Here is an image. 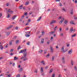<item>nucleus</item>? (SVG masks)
<instances>
[{"label": "nucleus", "mask_w": 77, "mask_h": 77, "mask_svg": "<svg viewBox=\"0 0 77 77\" xmlns=\"http://www.w3.org/2000/svg\"><path fill=\"white\" fill-rule=\"evenodd\" d=\"M24 51V50H21L19 52V53H23Z\"/></svg>", "instance_id": "obj_11"}, {"label": "nucleus", "mask_w": 77, "mask_h": 77, "mask_svg": "<svg viewBox=\"0 0 77 77\" xmlns=\"http://www.w3.org/2000/svg\"><path fill=\"white\" fill-rule=\"evenodd\" d=\"M26 44L28 45H30V42H28L26 43Z\"/></svg>", "instance_id": "obj_45"}, {"label": "nucleus", "mask_w": 77, "mask_h": 77, "mask_svg": "<svg viewBox=\"0 0 77 77\" xmlns=\"http://www.w3.org/2000/svg\"><path fill=\"white\" fill-rule=\"evenodd\" d=\"M23 71V68H21L19 70V72H22Z\"/></svg>", "instance_id": "obj_16"}, {"label": "nucleus", "mask_w": 77, "mask_h": 77, "mask_svg": "<svg viewBox=\"0 0 77 77\" xmlns=\"http://www.w3.org/2000/svg\"><path fill=\"white\" fill-rule=\"evenodd\" d=\"M54 57H52V61H53L54 60Z\"/></svg>", "instance_id": "obj_34"}, {"label": "nucleus", "mask_w": 77, "mask_h": 77, "mask_svg": "<svg viewBox=\"0 0 77 77\" xmlns=\"http://www.w3.org/2000/svg\"><path fill=\"white\" fill-rule=\"evenodd\" d=\"M55 1L56 2H60V0H55Z\"/></svg>", "instance_id": "obj_55"}, {"label": "nucleus", "mask_w": 77, "mask_h": 77, "mask_svg": "<svg viewBox=\"0 0 77 77\" xmlns=\"http://www.w3.org/2000/svg\"><path fill=\"white\" fill-rule=\"evenodd\" d=\"M27 59L26 58H24V59L23 60V61H25V60H27Z\"/></svg>", "instance_id": "obj_51"}, {"label": "nucleus", "mask_w": 77, "mask_h": 77, "mask_svg": "<svg viewBox=\"0 0 77 77\" xmlns=\"http://www.w3.org/2000/svg\"><path fill=\"white\" fill-rule=\"evenodd\" d=\"M11 27H12V25H11L10 26H9L7 28V30H9V29H10V28H11Z\"/></svg>", "instance_id": "obj_13"}, {"label": "nucleus", "mask_w": 77, "mask_h": 77, "mask_svg": "<svg viewBox=\"0 0 77 77\" xmlns=\"http://www.w3.org/2000/svg\"><path fill=\"white\" fill-rule=\"evenodd\" d=\"M16 17H17V16H16V15H14L13 16V17L12 18V20H15V18H16Z\"/></svg>", "instance_id": "obj_10"}, {"label": "nucleus", "mask_w": 77, "mask_h": 77, "mask_svg": "<svg viewBox=\"0 0 77 77\" xmlns=\"http://www.w3.org/2000/svg\"><path fill=\"white\" fill-rule=\"evenodd\" d=\"M48 68V66H46L45 67V69H47Z\"/></svg>", "instance_id": "obj_59"}, {"label": "nucleus", "mask_w": 77, "mask_h": 77, "mask_svg": "<svg viewBox=\"0 0 77 77\" xmlns=\"http://www.w3.org/2000/svg\"><path fill=\"white\" fill-rule=\"evenodd\" d=\"M11 12V9H8V10H7V13H8V12Z\"/></svg>", "instance_id": "obj_26"}, {"label": "nucleus", "mask_w": 77, "mask_h": 77, "mask_svg": "<svg viewBox=\"0 0 77 77\" xmlns=\"http://www.w3.org/2000/svg\"><path fill=\"white\" fill-rule=\"evenodd\" d=\"M54 31L51 32H50V35H53V34H54Z\"/></svg>", "instance_id": "obj_19"}, {"label": "nucleus", "mask_w": 77, "mask_h": 77, "mask_svg": "<svg viewBox=\"0 0 77 77\" xmlns=\"http://www.w3.org/2000/svg\"><path fill=\"white\" fill-rule=\"evenodd\" d=\"M62 62L63 64H65V61L64 60H63V61H62Z\"/></svg>", "instance_id": "obj_56"}, {"label": "nucleus", "mask_w": 77, "mask_h": 77, "mask_svg": "<svg viewBox=\"0 0 77 77\" xmlns=\"http://www.w3.org/2000/svg\"><path fill=\"white\" fill-rule=\"evenodd\" d=\"M42 51H43V50H40L38 51V52L39 53L41 54L42 53Z\"/></svg>", "instance_id": "obj_18"}, {"label": "nucleus", "mask_w": 77, "mask_h": 77, "mask_svg": "<svg viewBox=\"0 0 77 77\" xmlns=\"http://www.w3.org/2000/svg\"><path fill=\"white\" fill-rule=\"evenodd\" d=\"M47 50L46 49L45 50L44 54H46V53H47Z\"/></svg>", "instance_id": "obj_27"}, {"label": "nucleus", "mask_w": 77, "mask_h": 77, "mask_svg": "<svg viewBox=\"0 0 77 77\" xmlns=\"http://www.w3.org/2000/svg\"><path fill=\"white\" fill-rule=\"evenodd\" d=\"M20 49H21V46H19L17 48V50H20Z\"/></svg>", "instance_id": "obj_37"}, {"label": "nucleus", "mask_w": 77, "mask_h": 77, "mask_svg": "<svg viewBox=\"0 0 77 77\" xmlns=\"http://www.w3.org/2000/svg\"><path fill=\"white\" fill-rule=\"evenodd\" d=\"M59 6H62V3H59Z\"/></svg>", "instance_id": "obj_31"}, {"label": "nucleus", "mask_w": 77, "mask_h": 77, "mask_svg": "<svg viewBox=\"0 0 77 77\" xmlns=\"http://www.w3.org/2000/svg\"><path fill=\"white\" fill-rule=\"evenodd\" d=\"M76 35H77V34L75 33L74 35H72V37H75V36H76Z\"/></svg>", "instance_id": "obj_25"}, {"label": "nucleus", "mask_w": 77, "mask_h": 77, "mask_svg": "<svg viewBox=\"0 0 77 77\" xmlns=\"http://www.w3.org/2000/svg\"><path fill=\"white\" fill-rule=\"evenodd\" d=\"M17 36H15L14 37V39H16L17 38Z\"/></svg>", "instance_id": "obj_61"}, {"label": "nucleus", "mask_w": 77, "mask_h": 77, "mask_svg": "<svg viewBox=\"0 0 77 77\" xmlns=\"http://www.w3.org/2000/svg\"><path fill=\"white\" fill-rule=\"evenodd\" d=\"M70 24H73L74 25H75V23H74V21L72 20L70 22Z\"/></svg>", "instance_id": "obj_6"}, {"label": "nucleus", "mask_w": 77, "mask_h": 77, "mask_svg": "<svg viewBox=\"0 0 77 77\" xmlns=\"http://www.w3.org/2000/svg\"><path fill=\"white\" fill-rule=\"evenodd\" d=\"M27 51V49H25L24 50V51L23 52V55H24V58H26V54H27V52L26 51Z\"/></svg>", "instance_id": "obj_1"}, {"label": "nucleus", "mask_w": 77, "mask_h": 77, "mask_svg": "<svg viewBox=\"0 0 77 77\" xmlns=\"http://www.w3.org/2000/svg\"><path fill=\"white\" fill-rule=\"evenodd\" d=\"M12 45V42H10L9 43V45Z\"/></svg>", "instance_id": "obj_39"}, {"label": "nucleus", "mask_w": 77, "mask_h": 77, "mask_svg": "<svg viewBox=\"0 0 77 77\" xmlns=\"http://www.w3.org/2000/svg\"><path fill=\"white\" fill-rule=\"evenodd\" d=\"M62 10L63 11H64V12H66V10H65V9L64 8H63L62 9Z\"/></svg>", "instance_id": "obj_42"}, {"label": "nucleus", "mask_w": 77, "mask_h": 77, "mask_svg": "<svg viewBox=\"0 0 77 77\" xmlns=\"http://www.w3.org/2000/svg\"><path fill=\"white\" fill-rule=\"evenodd\" d=\"M61 51H64V48H63V47H62L61 48Z\"/></svg>", "instance_id": "obj_35"}, {"label": "nucleus", "mask_w": 77, "mask_h": 77, "mask_svg": "<svg viewBox=\"0 0 77 77\" xmlns=\"http://www.w3.org/2000/svg\"><path fill=\"white\" fill-rule=\"evenodd\" d=\"M53 37H51V40H52V41H53Z\"/></svg>", "instance_id": "obj_54"}, {"label": "nucleus", "mask_w": 77, "mask_h": 77, "mask_svg": "<svg viewBox=\"0 0 77 77\" xmlns=\"http://www.w3.org/2000/svg\"><path fill=\"white\" fill-rule=\"evenodd\" d=\"M65 60V57H63L62 58V60L63 61Z\"/></svg>", "instance_id": "obj_49"}, {"label": "nucleus", "mask_w": 77, "mask_h": 77, "mask_svg": "<svg viewBox=\"0 0 77 77\" xmlns=\"http://www.w3.org/2000/svg\"><path fill=\"white\" fill-rule=\"evenodd\" d=\"M24 15H23L21 17V18L22 19H23V18H24Z\"/></svg>", "instance_id": "obj_60"}, {"label": "nucleus", "mask_w": 77, "mask_h": 77, "mask_svg": "<svg viewBox=\"0 0 77 77\" xmlns=\"http://www.w3.org/2000/svg\"><path fill=\"white\" fill-rule=\"evenodd\" d=\"M16 44H18V43L19 42V40H17L16 41Z\"/></svg>", "instance_id": "obj_44"}, {"label": "nucleus", "mask_w": 77, "mask_h": 77, "mask_svg": "<svg viewBox=\"0 0 77 77\" xmlns=\"http://www.w3.org/2000/svg\"><path fill=\"white\" fill-rule=\"evenodd\" d=\"M24 15L26 16L27 15V12H26V13H24Z\"/></svg>", "instance_id": "obj_38"}, {"label": "nucleus", "mask_w": 77, "mask_h": 77, "mask_svg": "<svg viewBox=\"0 0 77 77\" xmlns=\"http://www.w3.org/2000/svg\"><path fill=\"white\" fill-rule=\"evenodd\" d=\"M11 74H9L8 75V77H11Z\"/></svg>", "instance_id": "obj_57"}, {"label": "nucleus", "mask_w": 77, "mask_h": 77, "mask_svg": "<svg viewBox=\"0 0 77 77\" xmlns=\"http://www.w3.org/2000/svg\"><path fill=\"white\" fill-rule=\"evenodd\" d=\"M53 71V69H51L50 71L49 72V73H51V72H52Z\"/></svg>", "instance_id": "obj_29"}, {"label": "nucleus", "mask_w": 77, "mask_h": 77, "mask_svg": "<svg viewBox=\"0 0 77 77\" xmlns=\"http://www.w3.org/2000/svg\"><path fill=\"white\" fill-rule=\"evenodd\" d=\"M60 32L62 31V27L60 28Z\"/></svg>", "instance_id": "obj_58"}, {"label": "nucleus", "mask_w": 77, "mask_h": 77, "mask_svg": "<svg viewBox=\"0 0 77 77\" xmlns=\"http://www.w3.org/2000/svg\"><path fill=\"white\" fill-rule=\"evenodd\" d=\"M31 21V20L30 19H28V23H29V22H30Z\"/></svg>", "instance_id": "obj_52"}, {"label": "nucleus", "mask_w": 77, "mask_h": 77, "mask_svg": "<svg viewBox=\"0 0 77 77\" xmlns=\"http://www.w3.org/2000/svg\"><path fill=\"white\" fill-rule=\"evenodd\" d=\"M10 17H11V15L10 14H9L8 15L7 17L8 18H9Z\"/></svg>", "instance_id": "obj_43"}, {"label": "nucleus", "mask_w": 77, "mask_h": 77, "mask_svg": "<svg viewBox=\"0 0 77 77\" xmlns=\"http://www.w3.org/2000/svg\"><path fill=\"white\" fill-rule=\"evenodd\" d=\"M72 53V49H70L68 52L69 54H71Z\"/></svg>", "instance_id": "obj_5"}, {"label": "nucleus", "mask_w": 77, "mask_h": 77, "mask_svg": "<svg viewBox=\"0 0 77 77\" xmlns=\"http://www.w3.org/2000/svg\"><path fill=\"white\" fill-rule=\"evenodd\" d=\"M35 72L37 73V72H38V69H35Z\"/></svg>", "instance_id": "obj_53"}, {"label": "nucleus", "mask_w": 77, "mask_h": 77, "mask_svg": "<svg viewBox=\"0 0 77 77\" xmlns=\"http://www.w3.org/2000/svg\"><path fill=\"white\" fill-rule=\"evenodd\" d=\"M13 54H12V53H10V56H12L13 55Z\"/></svg>", "instance_id": "obj_63"}, {"label": "nucleus", "mask_w": 77, "mask_h": 77, "mask_svg": "<svg viewBox=\"0 0 77 77\" xmlns=\"http://www.w3.org/2000/svg\"><path fill=\"white\" fill-rule=\"evenodd\" d=\"M44 70V69L42 67H41V69H40V72H41V73H42L43 72V71Z\"/></svg>", "instance_id": "obj_9"}, {"label": "nucleus", "mask_w": 77, "mask_h": 77, "mask_svg": "<svg viewBox=\"0 0 77 77\" xmlns=\"http://www.w3.org/2000/svg\"><path fill=\"white\" fill-rule=\"evenodd\" d=\"M18 26H16L15 28V29L16 30H18Z\"/></svg>", "instance_id": "obj_50"}, {"label": "nucleus", "mask_w": 77, "mask_h": 77, "mask_svg": "<svg viewBox=\"0 0 77 77\" xmlns=\"http://www.w3.org/2000/svg\"><path fill=\"white\" fill-rule=\"evenodd\" d=\"M41 42H40V44H43L44 42V38H42L41 39Z\"/></svg>", "instance_id": "obj_7"}, {"label": "nucleus", "mask_w": 77, "mask_h": 77, "mask_svg": "<svg viewBox=\"0 0 77 77\" xmlns=\"http://www.w3.org/2000/svg\"><path fill=\"white\" fill-rule=\"evenodd\" d=\"M14 51V49H12L10 50V52H13Z\"/></svg>", "instance_id": "obj_36"}, {"label": "nucleus", "mask_w": 77, "mask_h": 77, "mask_svg": "<svg viewBox=\"0 0 77 77\" xmlns=\"http://www.w3.org/2000/svg\"><path fill=\"white\" fill-rule=\"evenodd\" d=\"M75 30H76V29H74L73 30V27H72L70 30V33H71L72 31H73V32H75Z\"/></svg>", "instance_id": "obj_2"}, {"label": "nucleus", "mask_w": 77, "mask_h": 77, "mask_svg": "<svg viewBox=\"0 0 77 77\" xmlns=\"http://www.w3.org/2000/svg\"><path fill=\"white\" fill-rule=\"evenodd\" d=\"M4 47L2 45H0V48H1V50H2L3 48Z\"/></svg>", "instance_id": "obj_15"}, {"label": "nucleus", "mask_w": 77, "mask_h": 77, "mask_svg": "<svg viewBox=\"0 0 77 77\" xmlns=\"http://www.w3.org/2000/svg\"><path fill=\"white\" fill-rule=\"evenodd\" d=\"M50 43V40L48 41V42H47V44H49Z\"/></svg>", "instance_id": "obj_48"}, {"label": "nucleus", "mask_w": 77, "mask_h": 77, "mask_svg": "<svg viewBox=\"0 0 77 77\" xmlns=\"http://www.w3.org/2000/svg\"><path fill=\"white\" fill-rule=\"evenodd\" d=\"M30 36V35H29L27 34H25V36H26V37H29Z\"/></svg>", "instance_id": "obj_28"}, {"label": "nucleus", "mask_w": 77, "mask_h": 77, "mask_svg": "<svg viewBox=\"0 0 77 77\" xmlns=\"http://www.w3.org/2000/svg\"><path fill=\"white\" fill-rule=\"evenodd\" d=\"M41 18H42V17H39L37 20V21H40V20H41Z\"/></svg>", "instance_id": "obj_12"}, {"label": "nucleus", "mask_w": 77, "mask_h": 77, "mask_svg": "<svg viewBox=\"0 0 77 77\" xmlns=\"http://www.w3.org/2000/svg\"><path fill=\"white\" fill-rule=\"evenodd\" d=\"M50 48L51 51V53H53V48L52 47H51Z\"/></svg>", "instance_id": "obj_8"}, {"label": "nucleus", "mask_w": 77, "mask_h": 77, "mask_svg": "<svg viewBox=\"0 0 77 77\" xmlns=\"http://www.w3.org/2000/svg\"><path fill=\"white\" fill-rule=\"evenodd\" d=\"M56 21L55 20H52L50 23V24H53V23H57Z\"/></svg>", "instance_id": "obj_3"}, {"label": "nucleus", "mask_w": 77, "mask_h": 77, "mask_svg": "<svg viewBox=\"0 0 77 77\" xmlns=\"http://www.w3.org/2000/svg\"><path fill=\"white\" fill-rule=\"evenodd\" d=\"M70 14H71V15H72V14H73V9H71Z\"/></svg>", "instance_id": "obj_14"}, {"label": "nucleus", "mask_w": 77, "mask_h": 77, "mask_svg": "<svg viewBox=\"0 0 77 77\" xmlns=\"http://www.w3.org/2000/svg\"><path fill=\"white\" fill-rule=\"evenodd\" d=\"M65 20V18H62V19H61V20L59 22L60 24H61L63 22V20Z\"/></svg>", "instance_id": "obj_4"}, {"label": "nucleus", "mask_w": 77, "mask_h": 77, "mask_svg": "<svg viewBox=\"0 0 77 77\" xmlns=\"http://www.w3.org/2000/svg\"><path fill=\"white\" fill-rule=\"evenodd\" d=\"M2 16V13L0 14V17H1Z\"/></svg>", "instance_id": "obj_64"}, {"label": "nucleus", "mask_w": 77, "mask_h": 77, "mask_svg": "<svg viewBox=\"0 0 77 77\" xmlns=\"http://www.w3.org/2000/svg\"><path fill=\"white\" fill-rule=\"evenodd\" d=\"M9 72H7L6 73V75H8V74H9Z\"/></svg>", "instance_id": "obj_41"}, {"label": "nucleus", "mask_w": 77, "mask_h": 77, "mask_svg": "<svg viewBox=\"0 0 77 77\" xmlns=\"http://www.w3.org/2000/svg\"><path fill=\"white\" fill-rule=\"evenodd\" d=\"M28 4H29V2L27 1L25 3V5L26 6H27V5H28Z\"/></svg>", "instance_id": "obj_20"}, {"label": "nucleus", "mask_w": 77, "mask_h": 77, "mask_svg": "<svg viewBox=\"0 0 77 77\" xmlns=\"http://www.w3.org/2000/svg\"><path fill=\"white\" fill-rule=\"evenodd\" d=\"M69 28L68 27H67L66 29V30H68Z\"/></svg>", "instance_id": "obj_62"}, {"label": "nucleus", "mask_w": 77, "mask_h": 77, "mask_svg": "<svg viewBox=\"0 0 77 77\" xmlns=\"http://www.w3.org/2000/svg\"><path fill=\"white\" fill-rule=\"evenodd\" d=\"M55 77V74H53L52 75V77Z\"/></svg>", "instance_id": "obj_47"}, {"label": "nucleus", "mask_w": 77, "mask_h": 77, "mask_svg": "<svg viewBox=\"0 0 77 77\" xmlns=\"http://www.w3.org/2000/svg\"><path fill=\"white\" fill-rule=\"evenodd\" d=\"M49 56H50V54H48L47 55H46V57L48 58L49 57Z\"/></svg>", "instance_id": "obj_33"}, {"label": "nucleus", "mask_w": 77, "mask_h": 77, "mask_svg": "<svg viewBox=\"0 0 77 77\" xmlns=\"http://www.w3.org/2000/svg\"><path fill=\"white\" fill-rule=\"evenodd\" d=\"M73 63H74V61L72 60L71 61V63L72 65H73Z\"/></svg>", "instance_id": "obj_30"}, {"label": "nucleus", "mask_w": 77, "mask_h": 77, "mask_svg": "<svg viewBox=\"0 0 77 77\" xmlns=\"http://www.w3.org/2000/svg\"><path fill=\"white\" fill-rule=\"evenodd\" d=\"M11 33V32H9L7 33V36H9V35H10Z\"/></svg>", "instance_id": "obj_23"}, {"label": "nucleus", "mask_w": 77, "mask_h": 77, "mask_svg": "<svg viewBox=\"0 0 77 77\" xmlns=\"http://www.w3.org/2000/svg\"><path fill=\"white\" fill-rule=\"evenodd\" d=\"M18 59V58L17 57H15L14 58V60H17Z\"/></svg>", "instance_id": "obj_17"}, {"label": "nucleus", "mask_w": 77, "mask_h": 77, "mask_svg": "<svg viewBox=\"0 0 77 77\" xmlns=\"http://www.w3.org/2000/svg\"><path fill=\"white\" fill-rule=\"evenodd\" d=\"M68 22V20H66L64 22V24H67V23Z\"/></svg>", "instance_id": "obj_22"}, {"label": "nucleus", "mask_w": 77, "mask_h": 77, "mask_svg": "<svg viewBox=\"0 0 77 77\" xmlns=\"http://www.w3.org/2000/svg\"><path fill=\"white\" fill-rule=\"evenodd\" d=\"M23 5H20L19 7L20 9H22V8H23Z\"/></svg>", "instance_id": "obj_21"}, {"label": "nucleus", "mask_w": 77, "mask_h": 77, "mask_svg": "<svg viewBox=\"0 0 77 77\" xmlns=\"http://www.w3.org/2000/svg\"><path fill=\"white\" fill-rule=\"evenodd\" d=\"M42 36H43V35H44V34L45 33L44 32V31H43L42 32Z\"/></svg>", "instance_id": "obj_32"}, {"label": "nucleus", "mask_w": 77, "mask_h": 77, "mask_svg": "<svg viewBox=\"0 0 77 77\" xmlns=\"http://www.w3.org/2000/svg\"><path fill=\"white\" fill-rule=\"evenodd\" d=\"M44 60H43L41 61V63H42L43 65H45V63H44Z\"/></svg>", "instance_id": "obj_24"}, {"label": "nucleus", "mask_w": 77, "mask_h": 77, "mask_svg": "<svg viewBox=\"0 0 77 77\" xmlns=\"http://www.w3.org/2000/svg\"><path fill=\"white\" fill-rule=\"evenodd\" d=\"M20 77V74H18L16 76V77Z\"/></svg>", "instance_id": "obj_40"}, {"label": "nucleus", "mask_w": 77, "mask_h": 77, "mask_svg": "<svg viewBox=\"0 0 77 77\" xmlns=\"http://www.w3.org/2000/svg\"><path fill=\"white\" fill-rule=\"evenodd\" d=\"M59 19H62V17L61 16H60L59 18H58Z\"/></svg>", "instance_id": "obj_46"}]
</instances>
